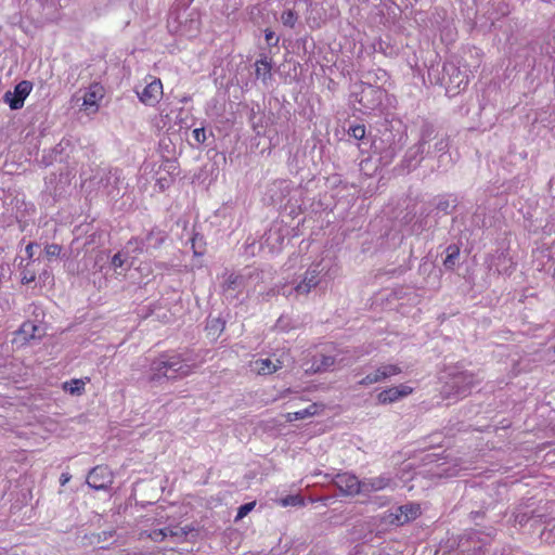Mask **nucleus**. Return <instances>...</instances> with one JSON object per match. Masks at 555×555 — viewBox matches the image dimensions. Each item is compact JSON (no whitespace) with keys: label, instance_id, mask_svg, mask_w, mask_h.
Here are the masks:
<instances>
[{"label":"nucleus","instance_id":"f257e3e1","mask_svg":"<svg viewBox=\"0 0 555 555\" xmlns=\"http://www.w3.org/2000/svg\"><path fill=\"white\" fill-rule=\"evenodd\" d=\"M449 150V138L447 135H438L433 125L424 124L420 130L418 142L406 151L402 163L408 170H412L423 159L433 158L437 160V170H447L452 166Z\"/></svg>","mask_w":555,"mask_h":555},{"label":"nucleus","instance_id":"f03ea898","mask_svg":"<svg viewBox=\"0 0 555 555\" xmlns=\"http://www.w3.org/2000/svg\"><path fill=\"white\" fill-rule=\"evenodd\" d=\"M193 369L189 352H164L151 361L146 379L152 387L160 386L189 376Z\"/></svg>","mask_w":555,"mask_h":555},{"label":"nucleus","instance_id":"7ed1b4c3","mask_svg":"<svg viewBox=\"0 0 555 555\" xmlns=\"http://www.w3.org/2000/svg\"><path fill=\"white\" fill-rule=\"evenodd\" d=\"M167 27L170 33L184 37H195L201 27V16L196 8L172 9Z\"/></svg>","mask_w":555,"mask_h":555},{"label":"nucleus","instance_id":"20e7f679","mask_svg":"<svg viewBox=\"0 0 555 555\" xmlns=\"http://www.w3.org/2000/svg\"><path fill=\"white\" fill-rule=\"evenodd\" d=\"M144 250V242L139 237H132L125 247L117 251L109 262V269L116 276H125L126 272L132 267L133 260Z\"/></svg>","mask_w":555,"mask_h":555},{"label":"nucleus","instance_id":"39448f33","mask_svg":"<svg viewBox=\"0 0 555 555\" xmlns=\"http://www.w3.org/2000/svg\"><path fill=\"white\" fill-rule=\"evenodd\" d=\"M492 541V531L470 529L459 537L456 552L460 555H483L485 547Z\"/></svg>","mask_w":555,"mask_h":555},{"label":"nucleus","instance_id":"423d86ee","mask_svg":"<svg viewBox=\"0 0 555 555\" xmlns=\"http://www.w3.org/2000/svg\"><path fill=\"white\" fill-rule=\"evenodd\" d=\"M326 268L322 261L312 263L304 274L302 280L293 288L287 289L285 286L279 289L278 293H282L288 297L293 293L297 295H307L312 288L317 287L321 282V275L325 272Z\"/></svg>","mask_w":555,"mask_h":555},{"label":"nucleus","instance_id":"0eeeda50","mask_svg":"<svg viewBox=\"0 0 555 555\" xmlns=\"http://www.w3.org/2000/svg\"><path fill=\"white\" fill-rule=\"evenodd\" d=\"M467 68L462 69L456 63L450 61L443 64L442 80L446 83L447 92L451 95L457 94L465 89L469 81Z\"/></svg>","mask_w":555,"mask_h":555},{"label":"nucleus","instance_id":"6e6552de","mask_svg":"<svg viewBox=\"0 0 555 555\" xmlns=\"http://www.w3.org/2000/svg\"><path fill=\"white\" fill-rule=\"evenodd\" d=\"M90 182L105 195L116 198L120 195V171L118 169L101 168L91 178Z\"/></svg>","mask_w":555,"mask_h":555},{"label":"nucleus","instance_id":"1a4fd4ad","mask_svg":"<svg viewBox=\"0 0 555 555\" xmlns=\"http://www.w3.org/2000/svg\"><path fill=\"white\" fill-rule=\"evenodd\" d=\"M479 383V378L470 372H459L454 374L449 382L446 383L443 392L450 397H466L472 389Z\"/></svg>","mask_w":555,"mask_h":555},{"label":"nucleus","instance_id":"9d476101","mask_svg":"<svg viewBox=\"0 0 555 555\" xmlns=\"http://www.w3.org/2000/svg\"><path fill=\"white\" fill-rule=\"evenodd\" d=\"M421 514L418 504L409 503L401 505L396 511H388L384 513L382 521L390 526H402L411 520H414Z\"/></svg>","mask_w":555,"mask_h":555},{"label":"nucleus","instance_id":"9b49d317","mask_svg":"<svg viewBox=\"0 0 555 555\" xmlns=\"http://www.w3.org/2000/svg\"><path fill=\"white\" fill-rule=\"evenodd\" d=\"M535 503L532 499L528 500L527 503L519 505L514 512V521L524 526L530 520L534 522H542L545 518V513L541 511L539 507H534Z\"/></svg>","mask_w":555,"mask_h":555},{"label":"nucleus","instance_id":"f8f14e48","mask_svg":"<svg viewBox=\"0 0 555 555\" xmlns=\"http://www.w3.org/2000/svg\"><path fill=\"white\" fill-rule=\"evenodd\" d=\"M33 90V83L28 80L20 81L14 91H7L3 95V101L9 104L11 109H20L24 106L25 99Z\"/></svg>","mask_w":555,"mask_h":555},{"label":"nucleus","instance_id":"ddd939ff","mask_svg":"<svg viewBox=\"0 0 555 555\" xmlns=\"http://www.w3.org/2000/svg\"><path fill=\"white\" fill-rule=\"evenodd\" d=\"M333 483L346 495L361 493V480L356 475L348 473L337 474L333 479Z\"/></svg>","mask_w":555,"mask_h":555},{"label":"nucleus","instance_id":"4468645a","mask_svg":"<svg viewBox=\"0 0 555 555\" xmlns=\"http://www.w3.org/2000/svg\"><path fill=\"white\" fill-rule=\"evenodd\" d=\"M395 486V480L388 474H383L379 476L362 479L361 493L366 494L370 492L382 491L388 488L393 489Z\"/></svg>","mask_w":555,"mask_h":555},{"label":"nucleus","instance_id":"2eb2a0df","mask_svg":"<svg viewBox=\"0 0 555 555\" xmlns=\"http://www.w3.org/2000/svg\"><path fill=\"white\" fill-rule=\"evenodd\" d=\"M137 94L143 104L154 106L163 95V83L159 79H154L142 91L137 90Z\"/></svg>","mask_w":555,"mask_h":555},{"label":"nucleus","instance_id":"dca6fc26","mask_svg":"<svg viewBox=\"0 0 555 555\" xmlns=\"http://www.w3.org/2000/svg\"><path fill=\"white\" fill-rule=\"evenodd\" d=\"M87 485L94 490H105L112 482L108 468L96 466L92 468L87 477Z\"/></svg>","mask_w":555,"mask_h":555},{"label":"nucleus","instance_id":"f3484780","mask_svg":"<svg viewBox=\"0 0 555 555\" xmlns=\"http://www.w3.org/2000/svg\"><path fill=\"white\" fill-rule=\"evenodd\" d=\"M289 181L276 180L272 182L267 190V196L269 197L270 204L282 205L286 196L289 194Z\"/></svg>","mask_w":555,"mask_h":555},{"label":"nucleus","instance_id":"a211bd4d","mask_svg":"<svg viewBox=\"0 0 555 555\" xmlns=\"http://www.w3.org/2000/svg\"><path fill=\"white\" fill-rule=\"evenodd\" d=\"M336 364V358L327 354H315L311 360V364L308 366V362L305 363L307 374L323 373L331 370Z\"/></svg>","mask_w":555,"mask_h":555},{"label":"nucleus","instance_id":"6ab92c4d","mask_svg":"<svg viewBox=\"0 0 555 555\" xmlns=\"http://www.w3.org/2000/svg\"><path fill=\"white\" fill-rule=\"evenodd\" d=\"M412 388L406 385H400L398 387H390L380 391L377 396V400L382 404L393 403L401 398L409 396L412 392Z\"/></svg>","mask_w":555,"mask_h":555},{"label":"nucleus","instance_id":"aec40b11","mask_svg":"<svg viewBox=\"0 0 555 555\" xmlns=\"http://www.w3.org/2000/svg\"><path fill=\"white\" fill-rule=\"evenodd\" d=\"M283 362L280 359L272 361L269 358L257 359L251 362L250 367L253 372L259 375H270L282 369Z\"/></svg>","mask_w":555,"mask_h":555},{"label":"nucleus","instance_id":"412c9836","mask_svg":"<svg viewBox=\"0 0 555 555\" xmlns=\"http://www.w3.org/2000/svg\"><path fill=\"white\" fill-rule=\"evenodd\" d=\"M384 143V140H380L379 143L374 142L373 147L375 153H378L379 155V163L383 166H387L392 163L395 157L397 156L400 147L397 146L393 142H390L388 146H382Z\"/></svg>","mask_w":555,"mask_h":555},{"label":"nucleus","instance_id":"4be33fe9","mask_svg":"<svg viewBox=\"0 0 555 555\" xmlns=\"http://www.w3.org/2000/svg\"><path fill=\"white\" fill-rule=\"evenodd\" d=\"M167 238V233L159 228H153L150 230L144 238H141L144 242V250L151 251L152 249H158Z\"/></svg>","mask_w":555,"mask_h":555},{"label":"nucleus","instance_id":"5701e85b","mask_svg":"<svg viewBox=\"0 0 555 555\" xmlns=\"http://www.w3.org/2000/svg\"><path fill=\"white\" fill-rule=\"evenodd\" d=\"M103 98V88L99 83H93L89 87L82 98V106L86 109L96 112L99 108V100Z\"/></svg>","mask_w":555,"mask_h":555},{"label":"nucleus","instance_id":"b1692460","mask_svg":"<svg viewBox=\"0 0 555 555\" xmlns=\"http://www.w3.org/2000/svg\"><path fill=\"white\" fill-rule=\"evenodd\" d=\"M244 286V278L242 275L230 273L225 276L222 289L227 298H236V293L241 292Z\"/></svg>","mask_w":555,"mask_h":555},{"label":"nucleus","instance_id":"393cba45","mask_svg":"<svg viewBox=\"0 0 555 555\" xmlns=\"http://www.w3.org/2000/svg\"><path fill=\"white\" fill-rule=\"evenodd\" d=\"M169 538L173 539V542L180 543L190 540V535L195 537L197 531L190 526H170L168 527Z\"/></svg>","mask_w":555,"mask_h":555},{"label":"nucleus","instance_id":"a878e982","mask_svg":"<svg viewBox=\"0 0 555 555\" xmlns=\"http://www.w3.org/2000/svg\"><path fill=\"white\" fill-rule=\"evenodd\" d=\"M255 66L256 77L258 79H261L263 82H267V80L271 79L272 62L270 59L262 56L261 59L257 60Z\"/></svg>","mask_w":555,"mask_h":555},{"label":"nucleus","instance_id":"bb28decb","mask_svg":"<svg viewBox=\"0 0 555 555\" xmlns=\"http://www.w3.org/2000/svg\"><path fill=\"white\" fill-rule=\"evenodd\" d=\"M447 256L443 260V266L447 270H454L459 258H460V247L455 244H451L446 249Z\"/></svg>","mask_w":555,"mask_h":555},{"label":"nucleus","instance_id":"cd10ccee","mask_svg":"<svg viewBox=\"0 0 555 555\" xmlns=\"http://www.w3.org/2000/svg\"><path fill=\"white\" fill-rule=\"evenodd\" d=\"M401 372V367L397 364H384L380 365L374 373L378 377V382H384L391 376L400 374Z\"/></svg>","mask_w":555,"mask_h":555},{"label":"nucleus","instance_id":"c85d7f7f","mask_svg":"<svg viewBox=\"0 0 555 555\" xmlns=\"http://www.w3.org/2000/svg\"><path fill=\"white\" fill-rule=\"evenodd\" d=\"M317 413H318V405L315 403H313L304 410L287 413L286 420L288 422L305 420V418L315 415Z\"/></svg>","mask_w":555,"mask_h":555},{"label":"nucleus","instance_id":"c756f323","mask_svg":"<svg viewBox=\"0 0 555 555\" xmlns=\"http://www.w3.org/2000/svg\"><path fill=\"white\" fill-rule=\"evenodd\" d=\"M455 207L456 198L442 196L437 199L435 209L437 210V214L443 212L444 215H449Z\"/></svg>","mask_w":555,"mask_h":555},{"label":"nucleus","instance_id":"7c9ffc66","mask_svg":"<svg viewBox=\"0 0 555 555\" xmlns=\"http://www.w3.org/2000/svg\"><path fill=\"white\" fill-rule=\"evenodd\" d=\"M224 330V322L220 319H211L208 320L206 325V331L208 336H211L212 338H217L221 332Z\"/></svg>","mask_w":555,"mask_h":555},{"label":"nucleus","instance_id":"2f4dec72","mask_svg":"<svg viewBox=\"0 0 555 555\" xmlns=\"http://www.w3.org/2000/svg\"><path fill=\"white\" fill-rule=\"evenodd\" d=\"M64 390L70 395H81L85 390V382L81 379H72L63 386Z\"/></svg>","mask_w":555,"mask_h":555},{"label":"nucleus","instance_id":"473e14b6","mask_svg":"<svg viewBox=\"0 0 555 555\" xmlns=\"http://www.w3.org/2000/svg\"><path fill=\"white\" fill-rule=\"evenodd\" d=\"M280 504L282 506H304L305 499L299 494L287 495L280 500Z\"/></svg>","mask_w":555,"mask_h":555},{"label":"nucleus","instance_id":"72a5a7b5","mask_svg":"<svg viewBox=\"0 0 555 555\" xmlns=\"http://www.w3.org/2000/svg\"><path fill=\"white\" fill-rule=\"evenodd\" d=\"M39 326L35 325L33 322H24L21 326V333L29 338L40 337L41 334H37L39 332Z\"/></svg>","mask_w":555,"mask_h":555},{"label":"nucleus","instance_id":"f704fd0d","mask_svg":"<svg viewBox=\"0 0 555 555\" xmlns=\"http://www.w3.org/2000/svg\"><path fill=\"white\" fill-rule=\"evenodd\" d=\"M297 20H298V15L293 10H287V11L283 12L281 15V21H282L283 25L287 26L289 28H294Z\"/></svg>","mask_w":555,"mask_h":555},{"label":"nucleus","instance_id":"c9c22d12","mask_svg":"<svg viewBox=\"0 0 555 555\" xmlns=\"http://www.w3.org/2000/svg\"><path fill=\"white\" fill-rule=\"evenodd\" d=\"M348 134L356 140H361L365 137V127L364 125H356L351 126L348 130Z\"/></svg>","mask_w":555,"mask_h":555},{"label":"nucleus","instance_id":"e433bc0d","mask_svg":"<svg viewBox=\"0 0 555 555\" xmlns=\"http://www.w3.org/2000/svg\"><path fill=\"white\" fill-rule=\"evenodd\" d=\"M255 505H256V502H249V503H245V504L241 505L237 509L235 521L247 516L248 513H250L254 509Z\"/></svg>","mask_w":555,"mask_h":555},{"label":"nucleus","instance_id":"4c0bfd02","mask_svg":"<svg viewBox=\"0 0 555 555\" xmlns=\"http://www.w3.org/2000/svg\"><path fill=\"white\" fill-rule=\"evenodd\" d=\"M150 538L155 542L164 541L166 538H169L168 527L152 531Z\"/></svg>","mask_w":555,"mask_h":555},{"label":"nucleus","instance_id":"58836bf2","mask_svg":"<svg viewBox=\"0 0 555 555\" xmlns=\"http://www.w3.org/2000/svg\"><path fill=\"white\" fill-rule=\"evenodd\" d=\"M61 250H62V248L57 244H50V245L46 246V248H44L46 255L49 258L57 257L60 255Z\"/></svg>","mask_w":555,"mask_h":555},{"label":"nucleus","instance_id":"ea45409f","mask_svg":"<svg viewBox=\"0 0 555 555\" xmlns=\"http://www.w3.org/2000/svg\"><path fill=\"white\" fill-rule=\"evenodd\" d=\"M193 139L196 143L201 144L206 141V130L205 128H196L193 130Z\"/></svg>","mask_w":555,"mask_h":555},{"label":"nucleus","instance_id":"a19ab883","mask_svg":"<svg viewBox=\"0 0 555 555\" xmlns=\"http://www.w3.org/2000/svg\"><path fill=\"white\" fill-rule=\"evenodd\" d=\"M378 382V377L375 375V373H370L365 377H363L361 380L358 382V385L360 386H369Z\"/></svg>","mask_w":555,"mask_h":555},{"label":"nucleus","instance_id":"79ce46f5","mask_svg":"<svg viewBox=\"0 0 555 555\" xmlns=\"http://www.w3.org/2000/svg\"><path fill=\"white\" fill-rule=\"evenodd\" d=\"M378 382V377L375 375V373H370L365 377H363L361 380L358 382V385L360 386H369Z\"/></svg>","mask_w":555,"mask_h":555},{"label":"nucleus","instance_id":"37998d69","mask_svg":"<svg viewBox=\"0 0 555 555\" xmlns=\"http://www.w3.org/2000/svg\"><path fill=\"white\" fill-rule=\"evenodd\" d=\"M266 41L269 46L275 47L279 43V37L275 36V34L269 29L266 30L264 34Z\"/></svg>","mask_w":555,"mask_h":555},{"label":"nucleus","instance_id":"c03bdc74","mask_svg":"<svg viewBox=\"0 0 555 555\" xmlns=\"http://www.w3.org/2000/svg\"><path fill=\"white\" fill-rule=\"evenodd\" d=\"M36 279V275L34 272H30L29 270H24L22 273V283L23 284H29L34 282Z\"/></svg>","mask_w":555,"mask_h":555},{"label":"nucleus","instance_id":"a18cd8bd","mask_svg":"<svg viewBox=\"0 0 555 555\" xmlns=\"http://www.w3.org/2000/svg\"><path fill=\"white\" fill-rule=\"evenodd\" d=\"M374 49L375 51H378V52H382L384 53L385 55H391L392 54V50L390 52H387V49H388V44H386L384 41H378L375 46H374Z\"/></svg>","mask_w":555,"mask_h":555},{"label":"nucleus","instance_id":"49530a36","mask_svg":"<svg viewBox=\"0 0 555 555\" xmlns=\"http://www.w3.org/2000/svg\"><path fill=\"white\" fill-rule=\"evenodd\" d=\"M498 13L501 15V16H505L507 14H509V8H508V4L507 3H504V2H500L498 4Z\"/></svg>","mask_w":555,"mask_h":555},{"label":"nucleus","instance_id":"de8ad7c7","mask_svg":"<svg viewBox=\"0 0 555 555\" xmlns=\"http://www.w3.org/2000/svg\"><path fill=\"white\" fill-rule=\"evenodd\" d=\"M192 0H176L172 9L191 8Z\"/></svg>","mask_w":555,"mask_h":555},{"label":"nucleus","instance_id":"09e8293b","mask_svg":"<svg viewBox=\"0 0 555 555\" xmlns=\"http://www.w3.org/2000/svg\"><path fill=\"white\" fill-rule=\"evenodd\" d=\"M492 555H514L513 551L508 547H502L500 550H495Z\"/></svg>","mask_w":555,"mask_h":555},{"label":"nucleus","instance_id":"8fccbe9b","mask_svg":"<svg viewBox=\"0 0 555 555\" xmlns=\"http://www.w3.org/2000/svg\"><path fill=\"white\" fill-rule=\"evenodd\" d=\"M72 478V475L69 473H62L60 477V483L61 486H65Z\"/></svg>","mask_w":555,"mask_h":555},{"label":"nucleus","instance_id":"3c124183","mask_svg":"<svg viewBox=\"0 0 555 555\" xmlns=\"http://www.w3.org/2000/svg\"><path fill=\"white\" fill-rule=\"evenodd\" d=\"M35 246H36V244H35V243H29V244L26 246V248H25V251H26V254H27V256H28L29 258H31V257L34 256V247H35Z\"/></svg>","mask_w":555,"mask_h":555},{"label":"nucleus","instance_id":"603ef678","mask_svg":"<svg viewBox=\"0 0 555 555\" xmlns=\"http://www.w3.org/2000/svg\"><path fill=\"white\" fill-rule=\"evenodd\" d=\"M427 223H428V222H427V220H422V221L420 222V228H421V230L426 229Z\"/></svg>","mask_w":555,"mask_h":555}]
</instances>
